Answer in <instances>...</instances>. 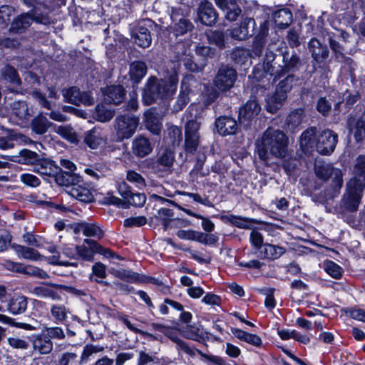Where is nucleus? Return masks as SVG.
Masks as SVG:
<instances>
[{
  "label": "nucleus",
  "instance_id": "f257e3e1",
  "mask_svg": "<svg viewBox=\"0 0 365 365\" xmlns=\"http://www.w3.org/2000/svg\"><path fill=\"white\" fill-rule=\"evenodd\" d=\"M287 138L285 134L272 128H268L255 143L256 152L263 161L272 158H284L287 153Z\"/></svg>",
  "mask_w": 365,
  "mask_h": 365
},
{
  "label": "nucleus",
  "instance_id": "f03ea898",
  "mask_svg": "<svg viewBox=\"0 0 365 365\" xmlns=\"http://www.w3.org/2000/svg\"><path fill=\"white\" fill-rule=\"evenodd\" d=\"M177 83L175 76L170 77L168 82L155 77L149 78L143 92V103L150 105L159 98L172 95L176 90Z\"/></svg>",
  "mask_w": 365,
  "mask_h": 365
},
{
  "label": "nucleus",
  "instance_id": "7ed1b4c3",
  "mask_svg": "<svg viewBox=\"0 0 365 365\" xmlns=\"http://www.w3.org/2000/svg\"><path fill=\"white\" fill-rule=\"evenodd\" d=\"M32 22L49 25L53 22V20L48 12H42L41 6H36L28 12L17 16L11 23L9 31L14 34H22L31 26Z\"/></svg>",
  "mask_w": 365,
  "mask_h": 365
},
{
  "label": "nucleus",
  "instance_id": "20e7f679",
  "mask_svg": "<svg viewBox=\"0 0 365 365\" xmlns=\"http://www.w3.org/2000/svg\"><path fill=\"white\" fill-rule=\"evenodd\" d=\"M299 78L293 73L288 74L281 80L276 86L274 94L269 97L267 101V110L271 113H275L283 105L293 86L297 83Z\"/></svg>",
  "mask_w": 365,
  "mask_h": 365
},
{
  "label": "nucleus",
  "instance_id": "39448f33",
  "mask_svg": "<svg viewBox=\"0 0 365 365\" xmlns=\"http://www.w3.org/2000/svg\"><path fill=\"white\" fill-rule=\"evenodd\" d=\"M314 172L317 178L324 181L331 179L333 192L338 195L343 185V173L341 169L334 167L330 163L317 162Z\"/></svg>",
  "mask_w": 365,
  "mask_h": 365
},
{
  "label": "nucleus",
  "instance_id": "423d86ee",
  "mask_svg": "<svg viewBox=\"0 0 365 365\" xmlns=\"http://www.w3.org/2000/svg\"><path fill=\"white\" fill-rule=\"evenodd\" d=\"M139 120L138 117L129 113L118 115L114 121L118 140H123L132 137L137 130Z\"/></svg>",
  "mask_w": 365,
  "mask_h": 365
},
{
  "label": "nucleus",
  "instance_id": "0eeeda50",
  "mask_svg": "<svg viewBox=\"0 0 365 365\" xmlns=\"http://www.w3.org/2000/svg\"><path fill=\"white\" fill-rule=\"evenodd\" d=\"M364 189V187L356 185L354 181H347L341 199V206L349 212H356L361 202Z\"/></svg>",
  "mask_w": 365,
  "mask_h": 365
},
{
  "label": "nucleus",
  "instance_id": "6e6552de",
  "mask_svg": "<svg viewBox=\"0 0 365 365\" xmlns=\"http://www.w3.org/2000/svg\"><path fill=\"white\" fill-rule=\"evenodd\" d=\"M282 64L277 66L276 81L286 74L293 73L299 71L302 66L300 56L294 51H284L282 52Z\"/></svg>",
  "mask_w": 365,
  "mask_h": 365
},
{
  "label": "nucleus",
  "instance_id": "1a4fd4ad",
  "mask_svg": "<svg viewBox=\"0 0 365 365\" xmlns=\"http://www.w3.org/2000/svg\"><path fill=\"white\" fill-rule=\"evenodd\" d=\"M237 79L236 71L227 66H222L214 78V84L220 91H227L233 87Z\"/></svg>",
  "mask_w": 365,
  "mask_h": 365
},
{
  "label": "nucleus",
  "instance_id": "9d476101",
  "mask_svg": "<svg viewBox=\"0 0 365 365\" xmlns=\"http://www.w3.org/2000/svg\"><path fill=\"white\" fill-rule=\"evenodd\" d=\"M338 141V135L331 130H323L317 137L316 149L319 153L329 155L332 153Z\"/></svg>",
  "mask_w": 365,
  "mask_h": 365
},
{
  "label": "nucleus",
  "instance_id": "9b49d317",
  "mask_svg": "<svg viewBox=\"0 0 365 365\" xmlns=\"http://www.w3.org/2000/svg\"><path fill=\"white\" fill-rule=\"evenodd\" d=\"M28 297L21 294H14L4 302V312L11 315H20L27 309Z\"/></svg>",
  "mask_w": 365,
  "mask_h": 365
},
{
  "label": "nucleus",
  "instance_id": "f8f14e48",
  "mask_svg": "<svg viewBox=\"0 0 365 365\" xmlns=\"http://www.w3.org/2000/svg\"><path fill=\"white\" fill-rule=\"evenodd\" d=\"M261 111V107L256 100L248 101L239 111L240 125L247 128L255 118H256Z\"/></svg>",
  "mask_w": 365,
  "mask_h": 365
},
{
  "label": "nucleus",
  "instance_id": "ddd939ff",
  "mask_svg": "<svg viewBox=\"0 0 365 365\" xmlns=\"http://www.w3.org/2000/svg\"><path fill=\"white\" fill-rule=\"evenodd\" d=\"M65 100L70 103L79 106H91L93 103V98L87 92H81L76 87H71L62 91Z\"/></svg>",
  "mask_w": 365,
  "mask_h": 365
},
{
  "label": "nucleus",
  "instance_id": "4468645a",
  "mask_svg": "<svg viewBox=\"0 0 365 365\" xmlns=\"http://www.w3.org/2000/svg\"><path fill=\"white\" fill-rule=\"evenodd\" d=\"M197 17L204 25L212 26L217 22L218 14L212 3L204 1L198 6Z\"/></svg>",
  "mask_w": 365,
  "mask_h": 365
},
{
  "label": "nucleus",
  "instance_id": "2eb2a0df",
  "mask_svg": "<svg viewBox=\"0 0 365 365\" xmlns=\"http://www.w3.org/2000/svg\"><path fill=\"white\" fill-rule=\"evenodd\" d=\"M255 21L252 18H245L240 25L230 31V36L235 40L243 41L254 34Z\"/></svg>",
  "mask_w": 365,
  "mask_h": 365
},
{
  "label": "nucleus",
  "instance_id": "dca6fc26",
  "mask_svg": "<svg viewBox=\"0 0 365 365\" xmlns=\"http://www.w3.org/2000/svg\"><path fill=\"white\" fill-rule=\"evenodd\" d=\"M276 53H274L272 51L267 49L266 51L264 62H263V71H261L259 69H254V78L258 81H262V77L264 73L269 74L271 76L274 77V80L276 81V75L277 72V66H275L272 63L274 61L276 58Z\"/></svg>",
  "mask_w": 365,
  "mask_h": 365
},
{
  "label": "nucleus",
  "instance_id": "f3484780",
  "mask_svg": "<svg viewBox=\"0 0 365 365\" xmlns=\"http://www.w3.org/2000/svg\"><path fill=\"white\" fill-rule=\"evenodd\" d=\"M147 24L151 26V21H143L138 25L133 34L134 42L143 48L149 47L152 42L150 31Z\"/></svg>",
  "mask_w": 365,
  "mask_h": 365
},
{
  "label": "nucleus",
  "instance_id": "a211bd4d",
  "mask_svg": "<svg viewBox=\"0 0 365 365\" xmlns=\"http://www.w3.org/2000/svg\"><path fill=\"white\" fill-rule=\"evenodd\" d=\"M174 160V152L166 148L159 153L156 162L153 163V169L155 173H167L173 167Z\"/></svg>",
  "mask_w": 365,
  "mask_h": 365
},
{
  "label": "nucleus",
  "instance_id": "6ab92c4d",
  "mask_svg": "<svg viewBox=\"0 0 365 365\" xmlns=\"http://www.w3.org/2000/svg\"><path fill=\"white\" fill-rule=\"evenodd\" d=\"M153 150V144L143 135H138L132 142V152L138 158L148 155Z\"/></svg>",
  "mask_w": 365,
  "mask_h": 365
},
{
  "label": "nucleus",
  "instance_id": "aec40b11",
  "mask_svg": "<svg viewBox=\"0 0 365 365\" xmlns=\"http://www.w3.org/2000/svg\"><path fill=\"white\" fill-rule=\"evenodd\" d=\"M215 3L225 13L226 19L230 21H236L242 13L236 0H215Z\"/></svg>",
  "mask_w": 365,
  "mask_h": 365
},
{
  "label": "nucleus",
  "instance_id": "412c9836",
  "mask_svg": "<svg viewBox=\"0 0 365 365\" xmlns=\"http://www.w3.org/2000/svg\"><path fill=\"white\" fill-rule=\"evenodd\" d=\"M161 115L156 108H151L144 113L145 128L152 133L158 135L162 128Z\"/></svg>",
  "mask_w": 365,
  "mask_h": 365
},
{
  "label": "nucleus",
  "instance_id": "4be33fe9",
  "mask_svg": "<svg viewBox=\"0 0 365 365\" xmlns=\"http://www.w3.org/2000/svg\"><path fill=\"white\" fill-rule=\"evenodd\" d=\"M106 137L99 128H94L85 133L84 143L91 149H97L106 144Z\"/></svg>",
  "mask_w": 365,
  "mask_h": 365
},
{
  "label": "nucleus",
  "instance_id": "5701e85b",
  "mask_svg": "<svg viewBox=\"0 0 365 365\" xmlns=\"http://www.w3.org/2000/svg\"><path fill=\"white\" fill-rule=\"evenodd\" d=\"M119 193L127 200L128 203L133 206L142 207L146 201V197L143 193H133L126 183H123L119 186Z\"/></svg>",
  "mask_w": 365,
  "mask_h": 365
},
{
  "label": "nucleus",
  "instance_id": "b1692460",
  "mask_svg": "<svg viewBox=\"0 0 365 365\" xmlns=\"http://www.w3.org/2000/svg\"><path fill=\"white\" fill-rule=\"evenodd\" d=\"M108 272L113 277L128 283H141L145 282L143 276L131 269L112 267L109 269Z\"/></svg>",
  "mask_w": 365,
  "mask_h": 365
},
{
  "label": "nucleus",
  "instance_id": "393cba45",
  "mask_svg": "<svg viewBox=\"0 0 365 365\" xmlns=\"http://www.w3.org/2000/svg\"><path fill=\"white\" fill-rule=\"evenodd\" d=\"M316 127H310L305 130L299 137V145L304 153H307L316 148L317 138Z\"/></svg>",
  "mask_w": 365,
  "mask_h": 365
},
{
  "label": "nucleus",
  "instance_id": "a878e982",
  "mask_svg": "<svg viewBox=\"0 0 365 365\" xmlns=\"http://www.w3.org/2000/svg\"><path fill=\"white\" fill-rule=\"evenodd\" d=\"M103 93L107 103L115 105L123 102L125 96L124 88L120 85L108 86Z\"/></svg>",
  "mask_w": 365,
  "mask_h": 365
},
{
  "label": "nucleus",
  "instance_id": "bb28decb",
  "mask_svg": "<svg viewBox=\"0 0 365 365\" xmlns=\"http://www.w3.org/2000/svg\"><path fill=\"white\" fill-rule=\"evenodd\" d=\"M348 181H354L356 185L365 187V156L359 155L355 160L353 177Z\"/></svg>",
  "mask_w": 365,
  "mask_h": 365
},
{
  "label": "nucleus",
  "instance_id": "cd10ccee",
  "mask_svg": "<svg viewBox=\"0 0 365 365\" xmlns=\"http://www.w3.org/2000/svg\"><path fill=\"white\" fill-rule=\"evenodd\" d=\"M308 47L313 59L317 63L322 62L329 56V50L327 47L322 45L320 41L315 38H313L309 41Z\"/></svg>",
  "mask_w": 365,
  "mask_h": 365
},
{
  "label": "nucleus",
  "instance_id": "c85d7f7f",
  "mask_svg": "<svg viewBox=\"0 0 365 365\" xmlns=\"http://www.w3.org/2000/svg\"><path fill=\"white\" fill-rule=\"evenodd\" d=\"M215 126L218 133L222 135L235 134L237 130L236 120L227 116L220 117L217 119Z\"/></svg>",
  "mask_w": 365,
  "mask_h": 365
},
{
  "label": "nucleus",
  "instance_id": "c756f323",
  "mask_svg": "<svg viewBox=\"0 0 365 365\" xmlns=\"http://www.w3.org/2000/svg\"><path fill=\"white\" fill-rule=\"evenodd\" d=\"M34 171L42 176L54 178L59 171V167L51 160L40 158L34 167Z\"/></svg>",
  "mask_w": 365,
  "mask_h": 365
},
{
  "label": "nucleus",
  "instance_id": "7c9ffc66",
  "mask_svg": "<svg viewBox=\"0 0 365 365\" xmlns=\"http://www.w3.org/2000/svg\"><path fill=\"white\" fill-rule=\"evenodd\" d=\"M272 18L275 26L280 29L287 28L292 22V14L288 9H281L273 12Z\"/></svg>",
  "mask_w": 365,
  "mask_h": 365
},
{
  "label": "nucleus",
  "instance_id": "2f4dec72",
  "mask_svg": "<svg viewBox=\"0 0 365 365\" xmlns=\"http://www.w3.org/2000/svg\"><path fill=\"white\" fill-rule=\"evenodd\" d=\"M68 192L72 197L83 202H90L93 199L91 190L83 185L79 184V182L71 187Z\"/></svg>",
  "mask_w": 365,
  "mask_h": 365
},
{
  "label": "nucleus",
  "instance_id": "473e14b6",
  "mask_svg": "<svg viewBox=\"0 0 365 365\" xmlns=\"http://www.w3.org/2000/svg\"><path fill=\"white\" fill-rule=\"evenodd\" d=\"M55 181L61 186L68 187V189L77 182L81 181V178L73 172L63 171L59 167V171L54 177Z\"/></svg>",
  "mask_w": 365,
  "mask_h": 365
},
{
  "label": "nucleus",
  "instance_id": "72a5a7b5",
  "mask_svg": "<svg viewBox=\"0 0 365 365\" xmlns=\"http://www.w3.org/2000/svg\"><path fill=\"white\" fill-rule=\"evenodd\" d=\"M192 78V76H187L181 83V90L175 104L173 106V110L175 112L181 110L189 102V93L190 91L187 81Z\"/></svg>",
  "mask_w": 365,
  "mask_h": 365
},
{
  "label": "nucleus",
  "instance_id": "f704fd0d",
  "mask_svg": "<svg viewBox=\"0 0 365 365\" xmlns=\"http://www.w3.org/2000/svg\"><path fill=\"white\" fill-rule=\"evenodd\" d=\"M32 345L34 351L40 354H48L53 350V342L46 335L37 334L32 340Z\"/></svg>",
  "mask_w": 365,
  "mask_h": 365
},
{
  "label": "nucleus",
  "instance_id": "c9c22d12",
  "mask_svg": "<svg viewBox=\"0 0 365 365\" xmlns=\"http://www.w3.org/2000/svg\"><path fill=\"white\" fill-rule=\"evenodd\" d=\"M285 251L286 249L283 247L265 243L259 252V256L262 259H276L279 258Z\"/></svg>",
  "mask_w": 365,
  "mask_h": 365
},
{
  "label": "nucleus",
  "instance_id": "e433bc0d",
  "mask_svg": "<svg viewBox=\"0 0 365 365\" xmlns=\"http://www.w3.org/2000/svg\"><path fill=\"white\" fill-rule=\"evenodd\" d=\"M1 78L14 86H19L21 84V78L17 71L10 64H6L0 69Z\"/></svg>",
  "mask_w": 365,
  "mask_h": 365
},
{
  "label": "nucleus",
  "instance_id": "4c0bfd02",
  "mask_svg": "<svg viewBox=\"0 0 365 365\" xmlns=\"http://www.w3.org/2000/svg\"><path fill=\"white\" fill-rule=\"evenodd\" d=\"M75 232H82L85 236L97 237L98 239H101L103 235V232L99 227L95 224L86 222L77 224L75 228Z\"/></svg>",
  "mask_w": 365,
  "mask_h": 365
},
{
  "label": "nucleus",
  "instance_id": "58836bf2",
  "mask_svg": "<svg viewBox=\"0 0 365 365\" xmlns=\"http://www.w3.org/2000/svg\"><path fill=\"white\" fill-rule=\"evenodd\" d=\"M0 312H4L3 306H0ZM0 322L28 331L36 330L38 328L36 322L34 324L17 322L14 319L3 314H0Z\"/></svg>",
  "mask_w": 365,
  "mask_h": 365
},
{
  "label": "nucleus",
  "instance_id": "ea45409f",
  "mask_svg": "<svg viewBox=\"0 0 365 365\" xmlns=\"http://www.w3.org/2000/svg\"><path fill=\"white\" fill-rule=\"evenodd\" d=\"M147 73V66L143 61H133L130 66L129 74L132 81L138 83Z\"/></svg>",
  "mask_w": 365,
  "mask_h": 365
},
{
  "label": "nucleus",
  "instance_id": "a19ab883",
  "mask_svg": "<svg viewBox=\"0 0 365 365\" xmlns=\"http://www.w3.org/2000/svg\"><path fill=\"white\" fill-rule=\"evenodd\" d=\"M11 110L13 114L22 121L27 120L31 115L28 105L23 101L13 102Z\"/></svg>",
  "mask_w": 365,
  "mask_h": 365
},
{
  "label": "nucleus",
  "instance_id": "79ce46f5",
  "mask_svg": "<svg viewBox=\"0 0 365 365\" xmlns=\"http://www.w3.org/2000/svg\"><path fill=\"white\" fill-rule=\"evenodd\" d=\"M304 117L302 109H297L292 111L287 118V125L289 130L294 132L302 124Z\"/></svg>",
  "mask_w": 365,
  "mask_h": 365
},
{
  "label": "nucleus",
  "instance_id": "37998d69",
  "mask_svg": "<svg viewBox=\"0 0 365 365\" xmlns=\"http://www.w3.org/2000/svg\"><path fill=\"white\" fill-rule=\"evenodd\" d=\"M182 139V130L179 127L176 125H170L168 127L165 140L168 144L175 148L179 145Z\"/></svg>",
  "mask_w": 365,
  "mask_h": 365
},
{
  "label": "nucleus",
  "instance_id": "c03bdc74",
  "mask_svg": "<svg viewBox=\"0 0 365 365\" xmlns=\"http://www.w3.org/2000/svg\"><path fill=\"white\" fill-rule=\"evenodd\" d=\"M51 124L46 117L41 115L32 120L31 127L36 134L42 135L47 132Z\"/></svg>",
  "mask_w": 365,
  "mask_h": 365
},
{
  "label": "nucleus",
  "instance_id": "a18cd8bd",
  "mask_svg": "<svg viewBox=\"0 0 365 365\" xmlns=\"http://www.w3.org/2000/svg\"><path fill=\"white\" fill-rule=\"evenodd\" d=\"M16 251L20 257L26 259L38 261L43 259V256L37 250L31 247L17 245Z\"/></svg>",
  "mask_w": 365,
  "mask_h": 365
},
{
  "label": "nucleus",
  "instance_id": "49530a36",
  "mask_svg": "<svg viewBox=\"0 0 365 365\" xmlns=\"http://www.w3.org/2000/svg\"><path fill=\"white\" fill-rule=\"evenodd\" d=\"M105 346L99 344H88L83 347V352L80 357V364L87 362L93 354L103 352Z\"/></svg>",
  "mask_w": 365,
  "mask_h": 365
},
{
  "label": "nucleus",
  "instance_id": "de8ad7c7",
  "mask_svg": "<svg viewBox=\"0 0 365 365\" xmlns=\"http://www.w3.org/2000/svg\"><path fill=\"white\" fill-rule=\"evenodd\" d=\"M39 160L40 158L36 153L29 150L24 149L20 151L17 161L21 164L31 165L36 167Z\"/></svg>",
  "mask_w": 365,
  "mask_h": 365
},
{
  "label": "nucleus",
  "instance_id": "09e8293b",
  "mask_svg": "<svg viewBox=\"0 0 365 365\" xmlns=\"http://www.w3.org/2000/svg\"><path fill=\"white\" fill-rule=\"evenodd\" d=\"M69 310L63 304H53L51 307V314L57 323H63L68 318Z\"/></svg>",
  "mask_w": 365,
  "mask_h": 365
},
{
  "label": "nucleus",
  "instance_id": "8fccbe9b",
  "mask_svg": "<svg viewBox=\"0 0 365 365\" xmlns=\"http://www.w3.org/2000/svg\"><path fill=\"white\" fill-rule=\"evenodd\" d=\"M31 293L38 297L51 298L53 300L59 299L60 295L54 290L45 286H37L33 288Z\"/></svg>",
  "mask_w": 365,
  "mask_h": 365
},
{
  "label": "nucleus",
  "instance_id": "3c124183",
  "mask_svg": "<svg viewBox=\"0 0 365 365\" xmlns=\"http://www.w3.org/2000/svg\"><path fill=\"white\" fill-rule=\"evenodd\" d=\"M194 28L192 23L187 19L182 17L175 24L173 27L175 36L183 35Z\"/></svg>",
  "mask_w": 365,
  "mask_h": 365
},
{
  "label": "nucleus",
  "instance_id": "603ef678",
  "mask_svg": "<svg viewBox=\"0 0 365 365\" xmlns=\"http://www.w3.org/2000/svg\"><path fill=\"white\" fill-rule=\"evenodd\" d=\"M160 359L157 356V353H148L145 350L139 351L137 365H150L159 364Z\"/></svg>",
  "mask_w": 365,
  "mask_h": 365
},
{
  "label": "nucleus",
  "instance_id": "864d4df0",
  "mask_svg": "<svg viewBox=\"0 0 365 365\" xmlns=\"http://www.w3.org/2000/svg\"><path fill=\"white\" fill-rule=\"evenodd\" d=\"M113 115V112L106 108L103 105H97L93 113L94 118L100 122L110 120Z\"/></svg>",
  "mask_w": 365,
  "mask_h": 365
},
{
  "label": "nucleus",
  "instance_id": "5fc2aeb1",
  "mask_svg": "<svg viewBox=\"0 0 365 365\" xmlns=\"http://www.w3.org/2000/svg\"><path fill=\"white\" fill-rule=\"evenodd\" d=\"M56 132L71 143H75L78 141L76 133L70 125H60L57 128Z\"/></svg>",
  "mask_w": 365,
  "mask_h": 365
},
{
  "label": "nucleus",
  "instance_id": "6e6d98bb",
  "mask_svg": "<svg viewBox=\"0 0 365 365\" xmlns=\"http://www.w3.org/2000/svg\"><path fill=\"white\" fill-rule=\"evenodd\" d=\"M88 245V247L84 245L80 246H76V250L77 255L84 260L92 261L93 259V255L96 252L93 248V245L88 242H84Z\"/></svg>",
  "mask_w": 365,
  "mask_h": 365
},
{
  "label": "nucleus",
  "instance_id": "4d7b16f0",
  "mask_svg": "<svg viewBox=\"0 0 365 365\" xmlns=\"http://www.w3.org/2000/svg\"><path fill=\"white\" fill-rule=\"evenodd\" d=\"M354 128V138L357 142L365 138V111L356 120Z\"/></svg>",
  "mask_w": 365,
  "mask_h": 365
},
{
  "label": "nucleus",
  "instance_id": "13d9d810",
  "mask_svg": "<svg viewBox=\"0 0 365 365\" xmlns=\"http://www.w3.org/2000/svg\"><path fill=\"white\" fill-rule=\"evenodd\" d=\"M250 57V51L243 48H236L232 53V58L237 63L243 64Z\"/></svg>",
  "mask_w": 365,
  "mask_h": 365
},
{
  "label": "nucleus",
  "instance_id": "bf43d9fd",
  "mask_svg": "<svg viewBox=\"0 0 365 365\" xmlns=\"http://www.w3.org/2000/svg\"><path fill=\"white\" fill-rule=\"evenodd\" d=\"M173 215L174 213L172 210L168 208H160L158 211L155 217L157 219L162 222V224L164 226V230H165L168 229Z\"/></svg>",
  "mask_w": 365,
  "mask_h": 365
},
{
  "label": "nucleus",
  "instance_id": "052dcab7",
  "mask_svg": "<svg viewBox=\"0 0 365 365\" xmlns=\"http://www.w3.org/2000/svg\"><path fill=\"white\" fill-rule=\"evenodd\" d=\"M7 341L9 345L13 349L26 350L29 347V341L28 340L17 336L9 337Z\"/></svg>",
  "mask_w": 365,
  "mask_h": 365
},
{
  "label": "nucleus",
  "instance_id": "680f3d73",
  "mask_svg": "<svg viewBox=\"0 0 365 365\" xmlns=\"http://www.w3.org/2000/svg\"><path fill=\"white\" fill-rule=\"evenodd\" d=\"M126 178L128 181L135 185L140 190L146 186L145 180L140 174L133 170H129L127 173Z\"/></svg>",
  "mask_w": 365,
  "mask_h": 365
},
{
  "label": "nucleus",
  "instance_id": "e2e57ef3",
  "mask_svg": "<svg viewBox=\"0 0 365 365\" xmlns=\"http://www.w3.org/2000/svg\"><path fill=\"white\" fill-rule=\"evenodd\" d=\"M84 242H88L93 245V248L96 253L101 254L106 257H116L120 258L118 255H115L110 250L103 247L101 245L96 242L95 240L91 239H85Z\"/></svg>",
  "mask_w": 365,
  "mask_h": 365
},
{
  "label": "nucleus",
  "instance_id": "0e129e2a",
  "mask_svg": "<svg viewBox=\"0 0 365 365\" xmlns=\"http://www.w3.org/2000/svg\"><path fill=\"white\" fill-rule=\"evenodd\" d=\"M329 43L331 49L335 53L336 59L339 61H342L345 59L344 56V47L336 40H334L332 36L329 37Z\"/></svg>",
  "mask_w": 365,
  "mask_h": 365
},
{
  "label": "nucleus",
  "instance_id": "69168bd1",
  "mask_svg": "<svg viewBox=\"0 0 365 365\" xmlns=\"http://www.w3.org/2000/svg\"><path fill=\"white\" fill-rule=\"evenodd\" d=\"M183 65L186 68V69L192 71V72H199L201 71L205 67V63H202L197 64L196 62L193 61L192 57L186 56L182 59Z\"/></svg>",
  "mask_w": 365,
  "mask_h": 365
},
{
  "label": "nucleus",
  "instance_id": "338daca9",
  "mask_svg": "<svg viewBox=\"0 0 365 365\" xmlns=\"http://www.w3.org/2000/svg\"><path fill=\"white\" fill-rule=\"evenodd\" d=\"M250 241L253 247L257 250H261L264 247L263 236L256 230H252L250 235Z\"/></svg>",
  "mask_w": 365,
  "mask_h": 365
},
{
  "label": "nucleus",
  "instance_id": "774afa93",
  "mask_svg": "<svg viewBox=\"0 0 365 365\" xmlns=\"http://www.w3.org/2000/svg\"><path fill=\"white\" fill-rule=\"evenodd\" d=\"M134 357L133 352H118L115 351V359H113L114 365H125V363Z\"/></svg>",
  "mask_w": 365,
  "mask_h": 365
}]
</instances>
